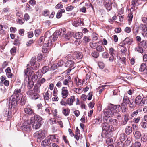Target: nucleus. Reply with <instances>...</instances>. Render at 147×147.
Instances as JSON below:
<instances>
[{
  "instance_id": "1",
  "label": "nucleus",
  "mask_w": 147,
  "mask_h": 147,
  "mask_svg": "<svg viewBox=\"0 0 147 147\" xmlns=\"http://www.w3.org/2000/svg\"><path fill=\"white\" fill-rule=\"evenodd\" d=\"M41 86L37 83L35 84L33 90H28L26 92L27 95L30 96L32 100H36L39 98L40 92V88Z\"/></svg>"
},
{
  "instance_id": "2",
  "label": "nucleus",
  "mask_w": 147,
  "mask_h": 147,
  "mask_svg": "<svg viewBox=\"0 0 147 147\" xmlns=\"http://www.w3.org/2000/svg\"><path fill=\"white\" fill-rule=\"evenodd\" d=\"M58 36V32H55L51 36L50 33L49 31L46 32L45 34V38L47 41L48 44H52L53 42H55L57 40Z\"/></svg>"
},
{
  "instance_id": "3",
  "label": "nucleus",
  "mask_w": 147,
  "mask_h": 147,
  "mask_svg": "<svg viewBox=\"0 0 147 147\" xmlns=\"http://www.w3.org/2000/svg\"><path fill=\"white\" fill-rule=\"evenodd\" d=\"M20 81H18L15 86V89L12 96L20 98V96L22 93V84H21Z\"/></svg>"
},
{
  "instance_id": "4",
  "label": "nucleus",
  "mask_w": 147,
  "mask_h": 147,
  "mask_svg": "<svg viewBox=\"0 0 147 147\" xmlns=\"http://www.w3.org/2000/svg\"><path fill=\"white\" fill-rule=\"evenodd\" d=\"M20 99V98H17L16 96H14L12 95L9 100V109H14L18 106V102Z\"/></svg>"
},
{
  "instance_id": "5",
  "label": "nucleus",
  "mask_w": 147,
  "mask_h": 147,
  "mask_svg": "<svg viewBox=\"0 0 147 147\" xmlns=\"http://www.w3.org/2000/svg\"><path fill=\"white\" fill-rule=\"evenodd\" d=\"M105 121L102 124L103 130H105L106 131H111V129H110V127L109 124L113 121V119L111 118H109L107 119L105 118Z\"/></svg>"
},
{
  "instance_id": "6",
  "label": "nucleus",
  "mask_w": 147,
  "mask_h": 147,
  "mask_svg": "<svg viewBox=\"0 0 147 147\" xmlns=\"http://www.w3.org/2000/svg\"><path fill=\"white\" fill-rule=\"evenodd\" d=\"M76 102V105H78L80 104V100L78 98H76L74 95H72L67 99V103H68V105L69 106L72 105L74 103Z\"/></svg>"
},
{
  "instance_id": "7",
  "label": "nucleus",
  "mask_w": 147,
  "mask_h": 147,
  "mask_svg": "<svg viewBox=\"0 0 147 147\" xmlns=\"http://www.w3.org/2000/svg\"><path fill=\"white\" fill-rule=\"evenodd\" d=\"M30 64L31 68L34 70H37L39 69L40 64L36 61L35 57H32L30 61Z\"/></svg>"
},
{
  "instance_id": "8",
  "label": "nucleus",
  "mask_w": 147,
  "mask_h": 147,
  "mask_svg": "<svg viewBox=\"0 0 147 147\" xmlns=\"http://www.w3.org/2000/svg\"><path fill=\"white\" fill-rule=\"evenodd\" d=\"M34 136L37 138L38 142H40L41 140L43 139L45 137L44 131L40 130L35 133L34 134Z\"/></svg>"
},
{
  "instance_id": "9",
  "label": "nucleus",
  "mask_w": 147,
  "mask_h": 147,
  "mask_svg": "<svg viewBox=\"0 0 147 147\" xmlns=\"http://www.w3.org/2000/svg\"><path fill=\"white\" fill-rule=\"evenodd\" d=\"M24 111L26 114L29 115H32L35 114L34 110L29 104H28L25 106L24 109Z\"/></svg>"
},
{
  "instance_id": "10",
  "label": "nucleus",
  "mask_w": 147,
  "mask_h": 147,
  "mask_svg": "<svg viewBox=\"0 0 147 147\" xmlns=\"http://www.w3.org/2000/svg\"><path fill=\"white\" fill-rule=\"evenodd\" d=\"M50 110V107H47L45 109H42L40 110H39L38 113L40 115L44 116H49L51 114Z\"/></svg>"
},
{
  "instance_id": "11",
  "label": "nucleus",
  "mask_w": 147,
  "mask_h": 147,
  "mask_svg": "<svg viewBox=\"0 0 147 147\" xmlns=\"http://www.w3.org/2000/svg\"><path fill=\"white\" fill-rule=\"evenodd\" d=\"M63 84L64 85L67 86L69 88H70L73 86V82L71 80L70 76H68V79H65L63 81Z\"/></svg>"
},
{
  "instance_id": "12",
  "label": "nucleus",
  "mask_w": 147,
  "mask_h": 147,
  "mask_svg": "<svg viewBox=\"0 0 147 147\" xmlns=\"http://www.w3.org/2000/svg\"><path fill=\"white\" fill-rule=\"evenodd\" d=\"M120 107V105H115L113 104H110L109 107L108 109L112 111L114 114L115 111H116V113L119 112V108Z\"/></svg>"
},
{
  "instance_id": "13",
  "label": "nucleus",
  "mask_w": 147,
  "mask_h": 147,
  "mask_svg": "<svg viewBox=\"0 0 147 147\" xmlns=\"http://www.w3.org/2000/svg\"><path fill=\"white\" fill-rule=\"evenodd\" d=\"M113 3L112 0H104L103 4L106 9L109 11L112 9Z\"/></svg>"
},
{
  "instance_id": "14",
  "label": "nucleus",
  "mask_w": 147,
  "mask_h": 147,
  "mask_svg": "<svg viewBox=\"0 0 147 147\" xmlns=\"http://www.w3.org/2000/svg\"><path fill=\"white\" fill-rule=\"evenodd\" d=\"M69 92L67 87H63L61 88V95L63 99H65L68 97Z\"/></svg>"
},
{
  "instance_id": "15",
  "label": "nucleus",
  "mask_w": 147,
  "mask_h": 147,
  "mask_svg": "<svg viewBox=\"0 0 147 147\" xmlns=\"http://www.w3.org/2000/svg\"><path fill=\"white\" fill-rule=\"evenodd\" d=\"M52 96V92L49 90L46 91L43 95L44 99L45 100L48 101L51 98Z\"/></svg>"
},
{
  "instance_id": "16",
  "label": "nucleus",
  "mask_w": 147,
  "mask_h": 147,
  "mask_svg": "<svg viewBox=\"0 0 147 147\" xmlns=\"http://www.w3.org/2000/svg\"><path fill=\"white\" fill-rule=\"evenodd\" d=\"M58 90L57 88L54 89L53 92V97L52 98V100L53 102L57 101L59 100V98L57 96Z\"/></svg>"
},
{
  "instance_id": "17",
  "label": "nucleus",
  "mask_w": 147,
  "mask_h": 147,
  "mask_svg": "<svg viewBox=\"0 0 147 147\" xmlns=\"http://www.w3.org/2000/svg\"><path fill=\"white\" fill-rule=\"evenodd\" d=\"M21 129L24 132H28L30 131V125L26 123L23 124V125L21 127Z\"/></svg>"
},
{
  "instance_id": "18",
  "label": "nucleus",
  "mask_w": 147,
  "mask_h": 147,
  "mask_svg": "<svg viewBox=\"0 0 147 147\" xmlns=\"http://www.w3.org/2000/svg\"><path fill=\"white\" fill-rule=\"evenodd\" d=\"M129 115L128 113L125 114L124 115V119L120 123L121 125H125L127 123V121L129 119Z\"/></svg>"
},
{
  "instance_id": "19",
  "label": "nucleus",
  "mask_w": 147,
  "mask_h": 147,
  "mask_svg": "<svg viewBox=\"0 0 147 147\" xmlns=\"http://www.w3.org/2000/svg\"><path fill=\"white\" fill-rule=\"evenodd\" d=\"M104 113L105 116L107 117V118H111L110 117H112L114 115L113 112L111 111L108 109L105 110L104 111Z\"/></svg>"
},
{
  "instance_id": "20",
  "label": "nucleus",
  "mask_w": 147,
  "mask_h": 147,
  "mask_svg": "<svg viewBox=\"0 0 147 147\" xmlns=\"http://www.w3.org/2000/svg\"><path fill=\"white\" fill-rule=\"evenodd\" d=\"M51 45H52L48 44V42L46 41V42L43 45L42 52L43 53H46L49 50V46H51Z\"/></svg>"
},
{
  "instance_id": "21",
  "label": "nucleus",
  "mask_w": 147,
  "mask_h": 147,
  "mask_svg": "<svg viewBox=\"0 0 147 147\" xmlns=\"http://www.w3.org/2000/svg\"><path fill=\"white\" fill-rule=\"evenodd\" d=\"M32 117L31 119V121L32 123V127L34 129H37L39 128L41 125V122H35L34 120H32Z\"/></svg>"
},
{
  "instance_id": "22",
  "label": "nucleus",
  "mask_w": 147,
  "mask_h": 147,
  "mask_svg": "<svg viewBox=\"0 0 147 147\" xmlns=\"http://www.w3.org/2000/svg\"><path fill=\"white\" fill-rule=\"evenodd\" d=\"M49 137L50 140L53 142L56 143H58L59 142L58 136L55 135H50Z\"/></svg>"
},
{
  "instance_id": "23",
  "label": "nucleus",
  "mask_w": 147,
  "mask_h": 147,
  "mask_svg": "<svg viewBox=\"0 0 147 147\" xmlns=\"http://www.w3.org/2000/svg\"><path fill=\"white\" fill-rule=\"evenodd\" d=\"M74 57L78 59H81L83 57V55L82 52L79 51H76L73 54Z\"/></svg>"
},
{
  "instance_id": "24",
  "label": "nucleus",
  "mask_w": 147,
  "mask_h": 147,
  "mask_svg": "<svg viewBox=\"0 0 147 147\" xmlns=\"http://www.w3.org/2000/svg\"><path fill=\"white\" fill-rule=\"evenodd\" d=\"M137 105L134 99H131L128 104L129 107L131 109L134 108Z\"/></svg>"
},
{
  "instance_id": "25",
  "label": "nucleus",
  "mask_w": 147,
  "mask_h": 147,
  "mask_svg": "<svg viewBox=\"0 0 147 147\" xmlns=\"http://www.w3.org/2000/svg\"><path fill=\"white\" fill-rule=\"evenodd\" d=\"M33 118H32V120L36 121L37 122H41L42 120V118L40 115L37 114H34Z\"/></svg>"
},
{
  "instance_id": "26",
  "label": "nucleus",
  "mask_w": 147,
  "mask_h": 147,
  "mask_svg": "<svg viewBox=\"0 0 147 147\" xmlns=\"http://www.w3.org/2000/svg\"><path fill=\"white\" fill-rule=\"evenodd\" d=\"M5 72L7 77L9 78L13 77V74L11 73L10 67H7L5 70Z\"/></svg>"
},
{
  "instance_id": "27",
  "label": "nucleus",
  "mask_w": 147,
  "mask_h": 147,
  "mask_svg": "<svg viewBox=\"0 0 147 147\" xmlns=\"http://www.w3.org/2000/svg\"><path fill=\"white\" fill-rule=\"evenodd\" d=\"M122 111V112L123 113H126L128 110V107L126 105H125L123 103L121 104V107H120Z\"/></svg>"
},
{
  "instance_id": "28",
  "label": "nucleus",
  "mask_w": 147,
  "mask_h": 147,
  "mask_svg": "<svg viewBox=\"0 0 147 147\" xmlns=\"http://www.w3.org/2000/svg\"><path fill=\"white\" fill-rule=\"evenodd\" d=\"M74 62L72 60H69L67 61L65 63V66L66 67H69L70 68L74 67Z\"/></svg>"
},
{
  "instance_id": "29",
  "label": "nucleus",
  "mask_w": 147,
  "mask_h": 147,
  "mask_svg": "<svg viewBox=\"0 0 147 147\" xmlns=\"http://www.w3.org/2000/svg\"><path fill=\"white\" fill-rule=\"evenodd\" d=\"M65 10L64 9L59 10L57 13L56 17L57 19L60 18L62 16V13H64Z\"/></svg>"
},
{
  "instance_id": "30",
  "label": "nucleus",
  "mask_w": 147,
  "mask_h": 147,
  "mask_svg": "<svg viewBox=\"0 0 147 147\" xmlns=\"http://www.w3.org/2000/svg\"><path fill=\"white\" fill-rule=\"evenodd\" d=\"M102 121V118L98 117L96 119H94L92 121V122L94 124H99L101 123Z\"/></svg>"
},
{
  "instance_id": "31",
  "label": "nucleus",
  "mask_w": 147,
  "mask_h": 147,
  "mask_svg": "<svg viewBox=\"0 0 147 147\" xmlns=\"http://www.w3.org/2000/svg\"><path fill=\"white\" fill-rule=\"evenodd\" d=\"M139 0H132L131 5L132 8H134L135 7L139 5Z\"/></svg>"
},
{
  "instance_id": "32",
  "label": "nucleus",
  "mask_w": 147,
  "mask_h": 147,
  "mask_svg": "<svg viewBox=\"0 0 147 147\" xmlns=\"http://www.w3.org/2000/svg\"><path fill=\"white\" fill-rule=\"evenodd\" d=\"M139 29L142 31L145 32L147 31V27L145 24H141L139 26Z\"/></svg>"
},
{
  "instance_id": "33",
  "label": "nucleus",
  "mask_w": 147,
  "mask_h": 147,
  "mask_svg": "<svg viewBox=\"0 0 147 147\" xmlns=\"http://www.w3.org/2000/svg\"><path fill=\"white\" fill-rule=\"evenodd\" d=\"M20 98H21V99L20 100H19L20 105L22 106L24 105L25 104L26 102V97L24 96H22Z\"/></svg>"
},
{
  "instance_id": "34",
  "label": "nucleus",
  "mask_w": 147,
  "mask_h": 147,
  "mask_svg": "<svg viewBox=\"0 0 147 147\" xmlns=\"http://www.w3.org/2000/svg\"><path fill=\"white\" fill-rule=\"evenodd\" d=\"M28 82L27 85V88L29 90H30L33 86L34 83L33 81H30V78L28 77Z\"/></svg>"
},
{
  "instance_id": "35",
  "label": "nucleus",
  "mask_w": 147,
  "mask_h": 147,
  "mask_svg": "<svg viewBox=\"0 0 147 147\" xmlns=\"http://www.w3.org/2000/svg\"><path fill=\"white\" fill-rule=\"evenodd\" d=\"M133 42L132 38H130L129 37L126 38L124 40V43L126 44L131 45Z\"/></svg>"
},
{
  "instance_id": "36",
  "label": "nucleus",
  "mask_w": 147,
  "mask_h": 147,
  "mask_svg": "<svg viewBox=\"0 0 147 147\" xmlns=\"http://www.w3.org/2000/svg\"><path fill=\"white\" fill-rule=\"evenodd\" d=\"M133 17V13L131 11H130L129 13L128 14L127 16L128 21L129 25H130L131 24Z\"/></svg>"
},
{
  "instance_id": "37",
  "label": "nucleus",
  "mask_w": 147,
  "mask_h": 147,
  "mask_svg": "<svg viewBox=\"0 0 147 147\" xmlns=\"http://www.w3.org/2000/svg\"><path fill=\"white\" fill-rule=\"evenodd\" d=\"M142 98V96L140 94L136 97L134 100L136 101V102L137 103V105H140L141 104Z\"/></svg>"
},
{
  "instance_id": "38",
  "label": "nucleus",
  "mask_w": 147,
  "mask_h": 147,
  "mask_svg": "<svg viewBox=\"0 0 147 147\" xmlns=\"http://www.w3.org/2000/svg\"><path fill=\"white\" fill-rule=\"evenodd\" d=\"M132 128L131 126H128L126 127L125 130V132L126 134L129 135L132 132Z\"/></svg>"
},
{
  "instance_id": "39",
  "label": "nucleus",
  "mask_w": 147,
  "mask_h": 147,
  "mask_svg": "<svg viewBox=\"0 0 147 147\" xmlns=\"http://www.w3.org/2000/svg\"><path fill=\"white\" fill-rule=\"evenodd\" d=\"M91 40L89 36H84L83 39V42L86 44L89 42Z\"/></svg>"
},
{
  "instance_id": "40",
  "label": "nucleus",
  "mask_w": 147,
  "mask_h": 147,
  "mask_svg": "<svg viewBox=\"0 0 147 147\" xmlns=\"http://www.w3.org/2000/svg\"><path fill=\"white\" fill-rule=\"evenodd\" d=\"M50 143V140L49 139H45L42 141L41 145L43 147L47 146Z\"/></svg>"
},
{
  "instance_id": "41",
  "label": "nucleus",
  "mask_w": 147,
  "mask_h": 147,
  "mask_svg": "<svg viewBox=\"0 0 147 147\" xmlns=\"http://www.w3.org/2000/svg\"><path fill=\"white\" fill-rule=\"evenodd\" d=\"M130 100L129 98L127 96H124L123 100V102L125 105L128 104Z\"/></svg>"
},
{
  "instance_id": "42",
  "label": "nucleus",
  "mask_w": 147,
  "mask_h": 147,
  "mask_svg": "<svg viewBox=\"0 0 147 147\" xmlns=\"http://www.w3.org/2000/svg\"><path fill=\"white\" fill-rule=\"evenodd\" d=\"M109 53L111 56H115L116 51L113 48L111 47L109 49Z\"/></svg>"
},
{
  "instance_id": "43",
  "label": "nucleus",
  "mask_w": 147,
  "mask_h": 147,
  "mask_svg": "<svg viewBox=\"0 0 147 147\" xmlns=\"http://www.w3.org/2000/svg\"><path fill=\"white\" fill-rule=\"evenodd\" d=\"M66 33V30L65 28H61L59 30V36L60 37L63 36Z\"/></svg>"
},
{
  "instance_id": "44",
  "label": "nucleus",
  "mask_w": 147,
  "mask_h": 147,
  "mask_svg": "<svg viewBox=\"0 0 147 147\" xmlns=\"http://www.w3.org/2000/svg\"><path fill=\"white\" fill-rule=\"evenodd\" d=\"M96 49V50L98 53L103 52L104 51V49L103 46L100 45L97 46Z\"/></svg>"
},
{
  "instance_id": "45",
  "label": "nucleus",
  "mask_w": 147,
  "mask_h": 147,
  "mask_svg": "<svg viewBox=\"0 0 147 147\" xmlns=\"http://www.w3.org/2000/svg\"><path fill=\"white\" fill-rule=\"evenodd\" d=\"M49 66H44L42 69V74H45L48 71L49 69Z\"/></svg>"
},
{
  "instance_id": "46",
  "label": "nucleus",
  "mask_w": 147,
  "mask_h": 147,
  "mask_svg": "<svg viewBox=\"0 0 147 147\" xmlns=\"http://www.w3.org/2000/svg\"><path fill=\"white\" fill-rule=\"evenodd\" d=\"M70 112V109L69 108H67L63 109L62 113L65 116H66L69 115Z\"/></svg>"
},
{
  "instance_id": "47",
  "label": "nucleus",
  "mask_w": 147,
  "mask_h": 147,
  "mask_svg": "<svg viewBox=\"0 0 147 147\" xmlns=\"http://www.w3.org/2000/svg\"><path fill=\"white\" fill-rule=\"evenodd\" d=\"M83 35V34L82 32H78L76 33L75 37L76 39H80L81 38Z\"/></svg>"
},
{
  "instance_id": "48",
  "label": "nucleus",
  "mask_w": 147,
  "mask_h": 147,
  "mask_svg": "<svg viewBox=\"0 0 147 147\" xmlns=\"http://www.w3.org/2000/svg\"><path fill=\"white\" fill-rule=\"evenodd\" d=\"M134 136L136 138L139 139L141 136V134L140 132L138 131H136L134 133Z\"/></svg>"
},
{
  "instance_id": "49",
  "label": "nucleus",
  "mask_w": 147,
  "mask_h": 147,
  "mask_svg": "<svg viewBox=\"0 0 147 147\" xmlns=\"http://www.w3.org/2000/svg\"><path fill=\"white\" fill-rule=\"evenodd\" d=\"M140 45L145 49L147 47V41L146 40H143L140 43Z\"/></svg>"
},
{
  "instance_id": "50",
  "label": "nucleus",
  "mask_w": 147,
  "mask_h": 147,
  "mask_svg": "<svg viewBox=\"0 0 147 147\" xmlns=\"http://www.w3.org/2000/svg\"><path fill=\"white\" fill-rule=\"evenodd\" d=\"M99 68L101 69H103L105 67V64L103 61H99L97 62Z\"/></svg>"
},
{
  "instance_id": "51",
  "label": "nucleus",
  "mask_w": 147,
  "mask_h": 147,
  "mask_svg": "<svg viewBox=\"0 0 147 147\" xmlns=\"http://www.w3.org/2000/svg\"><path fill=\"white\" fill-rule=\"evenodd\" d=\"M91 55L93 57L97 58L99 56V53L97 51H93Z\"/></svg>"
},
{
  "instance_id": "52",
  "label": "nucleus",
  "mask_w": 147,
  "mask_h": 147,
  "mask_svg": "<svg viewBox=\"0 0 147 147\" xmlns=\"http://www.w3.org/2000/svg\"><path fill=\"white\" fill-rule=\"evenodd\" d=\"M126 138V134L124 133H121L120 134L119 138L120 140L121 141H124Z\"/></svg>"
},
{
  "instance_id": "53",
  "label": "nucleus",
  "mask_w": 147,
  "mask_h": 147,
  "mask_svg": "<svg viewBox=\"0 0 147 147\" xmlns=\"http://www.w3.org/2000/svg\"><path fill=\"white\" fill-rule=\"evenodd\" d=\"M57 66L56 63H52L51 65L50 69L51 70H55L58 68Z\"/></svg>"
},
{
  "instance_id": "54",
  "label": "nucleus",
  "mask_w": 147,
  "mask_h": 147,
  "mask_svg": "<svg viewBox=\"0 0 147 147\" xmlns=\"http://www.w3.org/2000/svg\"><path fill=\"white\" fill-rule=\"evenodd\" d=\"M146 63H142L141 64L139 68L140 71L141 72H143L146 69Z\"/></svg>"
},
{
  "instance_id": "55",
  "label": "nucleus",
  "mask_w": 147,
  "mask_h": 147,
  "mask_svg": "<svg viewBox=\"0 0 147 147\" xmlns=\"http://www.w3.org/2000/svg\"><path fill=\"white\" fill-rule=\"evenodd\" d=\"M45 39L43 36L41 37L38 40V43L39 45H42L43 44Z\"/></svg>"
},
{
  "instance_id": "56",
  "label": "nucleus",
  "mask_w": 147,
  "mask_h": 147,
  "mask_svg": "<svg viewBox=\"0 0 147 147\" xmlns=\"http://www.w3.org/2000/svg\"><path fill=\"white\" fill-rule=\"evenodd\" d=\"M46 81V80L43 78L41 79L40 80L38 81L37 83L38 85L39 84L40 86H41V84H43Z\"/></svg>"
},
{
  "instance_id": "57",
  "label": "nucleus",
  "mask_w": 147,
  "mask_h": 147,
  "mask_svg": "<svg viewBox=\"0 0 147 147\" xmlns=\"http://www.w3.org/2000/svg\"><path fill=\"white\" fill-rule=\"evenodd\" d=\"M107 86V85H102L98 88V89L99 90L98 91V92L100 94H101L102 92L104 90L105 88H104V87L106 86Z\"/></svg>"
},
{
  "instance_id": "58",
  "label": "nucleus",
  "mask_w": 147,
  "mask_h": 147,
  "mask_svg": "<svg viewBox=\"0 0 147 147\" xmlns=\"http://www.w3.org/2000/svg\"><path fill=\"white\" fill-rule=\"evenodd\" d=\"M49 11L48 9H46L42 11V15L46 17L48 16L49 14Z\"/></svg>"
},
{
  "instance_id": "59",
  "label": "nucleus",
  "mask_w": 147,
  "mask_h": 147,
  "mask_svg": "<svg viewBox=\"0 0 147 147\" xmlns=\"http://www.w3.org/2000/svg\"><path fill=\"white\" fill-rule=\"evenodd\" d=\"M135 50L136 51H137L141 53L143 52V49L140 46L136 47L135 48Z\"/></svg>"
},
{
  "instance_id": "60",
  "label": "nucleus",
  "mask_w": 147,
  "mask_h": 147,
  "mask_svg": "<svg viewBox=\"0 0 147 147\" xmlns=\"http://www.w3.org/2000/svg\"><path fill=\"white\" fill-rule=\"evenodd\" d=\"M82 88H75L74 89V91L76 94H80L82 92Z\"/></svg>"
},
{
  "instance_id": "61",
  "label": "nucleus",
  "mask_w": 147,
  "mask_h": 147,
  "mask_svg": "<svg viewBox=\"0 0 147 147\" xmlns=\"http://www.w3.org/2000/svg\"><path fill=\"white\" fill-rule=\"evenodd\" d=\"M34 42V40L33 39H30L28 42H27L26 45L27 46H30Z\"/></svg>"
},
{
  "instance_id": "62",
  "label": "nucleus",
  "mask_w": 147,
  "mask_h": 147,
  "mask_svg": "<svg viewBox=\"0 0 147 147\" xmlns=\"http://www.w3.org/2000/svg\"><path fill=\"white\" fill-rule=\"evenodd\" d=\"M61 3V2H60L57 4L55 6V8L57 9H59L63 8V5Z\"/></svg>"
},
{
  "instance_id": "63",
  "label": "nucleus",
  "mask_w": 147,
  "mask_h": 147,
  "mask_svg": "<svg viewBox=\"0 0 147 147\" xmlns=\"http://www.w3.org/2000/svg\"><path fill=\"white\" fill-rule=\"evenodd\" d=\"M81 21H80L79 20H77L75 21L74 22V25L76 27H77L80 25L81 24Z\"/></svg>"
},
{
  "instance_id": "64",
  "label": "nucleus",
  "mask_w": 147,
  "mask_h": 147,
  "mask_svg": "<svg viewBox=\"0 0 147 147\" xmlns=\"http://www.w3.org/2000/svg\"><path fill=\"white\" fill-rule=\"evenodd\" d=\"M74 7V6L71 5H70L69 6H68L67 7H66V9L67 11H72Z\"/></svg>"
}]
</instances>
